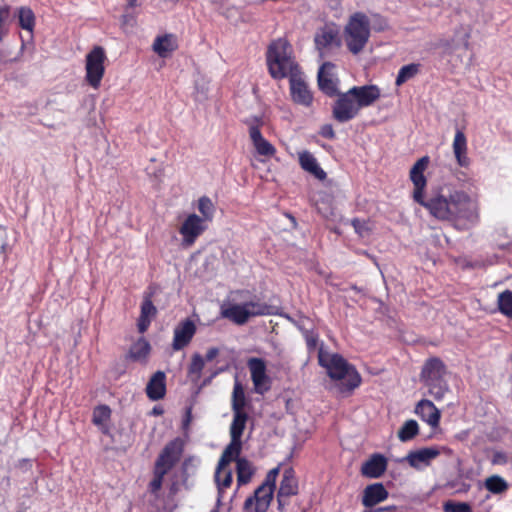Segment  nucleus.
Listing matches in <instances>:
<instances>
[{
  "instance_id": "nucleus-41",
  "label": "nucleus",
  "mask_w": 512,
  "mask_h": 512,
  "mask_svg": "<svg viewBox=\"0 0 512 512\" xmlns=\"http://www.w3.org/2000/svg\"><path fill=\"white\" fill-rule=\"evenodd\" d=\"M111 417V409L107 405H98L93 410L92 422L96 426L106 423Z\"/></svg>"
},
{
  "instance_id": "nucleus-9",
  "label": "nucleus",
  "mask_w": 512,
  "mask_h": 512,
  "mask_svg": "<svg viewBox=\"0 0 512 512\" xmlns=\"http://www.w3.org/2000/svg\"><path fill=\"white\" fill-rule=\"evenodd\" d=\"M415 202L426 208L436 219L450 222L454 207V192L450 193L448 197L437 193L428 199L423 195L420 200Z\"/></svg>"
},
{
  "instance_id": "nucleus-32",
  "label": "nucleus",
  "mask_w": 512,
  "mask_h": 512,
  "mask_svg": "<svg viewBox=\"0 0 512 512\" xmlns=\"http://www.w3.org/2000/svg\"><path fill=\"white\" fill-rule=\"evenodd\" d=\"M248 420L245 411H233V420L230 426V437L242 440V435Z\"/></svg>"
},
{
  "instance_id": "nucleus-35",
  "label": "nucleus",
  "mask_w": 512,
  "mask_h": 512,
  "mask_svg": "<svg viewBox=\"0 0 512 512\" xmlns=\"http://www.w3.org/2000/svg\"><path fill=\"white\" fill-rule=\"evenodd\" d=\"M484 485L493 494H502L509 489L507 481L499 475H492L486 478Z\"/></svg>"
},
{
  "instance_id": "nucleus-20",
  "label": "nucleus",
  "mask_w": 512,
  "mask_h": 512,
  "mask_svg": "<svg viewBox=\"0 0 512 512\" xmlns=\"http://www.w3.org/2000/svg\"><path fill=\"white\" fill-rule=\"evenodd\" d=\"M387 469V459L379 453L373 454L361 467V474L368 478H379Z\"/></svg>"
},
{
  "instance_id": "nucleus-10",
  "label": "nucleus",
  "mask_w": 512,
  "mask_h": 512,
  "mask_svg": "<svg viewBox=\"0 0 512 512\" xmlns=\"http://www.w3.org/2000/svg\"><path fill=\"white\" fill-rule=\"evenodd\" d=\"M106 60L105 50L101 46H95L87 55H86V76L85 79L87 83L97 89L103 78L105 68L104 62Z\"/></svg>"
},
{
  "instance_id": "nucleus-62",
  "label": "nucleus",
  "mask_w": 512,
  "mask_h": 512,
  "mask_svg": "<svg viewBox=\"0 0 512 512\" xmlns=\"http://www.w3.org/2000/svg\"><path fill=\"white\" fill-rule=\"evenodd\" d=\"M154 413L160 414L161 411L158 412V410H156V408H154Z\"/></svg>"
},
{
  "instance_id": "nucleus-3",
  "label": "nucleus",
  "mask_w": 512,
  "mask_h": 512,
  "mask_svg": "<svg viewBox=\"0 0 512 512\" xmlns=\"http://www.w3.org/2000/svg\"><path fill=\"white\" fill-rule=\"evenodd\" d=\"M318 363L336 383L337 391L349 396L361 385L362 378L356 368L338 353H329L322 346L318 349Z\"/></svg>"
},
{
  "instance_id": "nucleus-26",
  "label": "nucleus",
  "mask_w": 512,
  "mask_h": 512,
  "mask_svg": "<svg viewBox=\"0 0 512 512\" xmlns=\"http://www.w3.org/2000/svg\"><path fill=\"white\" fill-rule=\"evenodd\" d=\"M249 135L251 141L259 155L262 156H273L275 153V148L273 145L268 142L260 131L258 125H251L249 128Z\"/></svg>"
},
{
  "instance_id": "nucleus-34",
  "label": "nucleus",
  "mask_w": 512,
  "mask_h": 512,
  "mask_svg": "<svg viewBox=\"0 0 512 512\" xmlns=\"http://www.w3.org/2000/svg\"><path fill=\"white\" fill-rule=\"evenodd\" d=\"M421 70V64L420 63H410L407 65L402 66L397 74L395 84L396 86H401L407 81L413 79L416 77Z\"/></svg>"
},
{
  "instance_id": "nucleus-2",
  "label": "nucleus",
  "mask_w": 512,
  "mask_h": 512,
  "mask_svg": "<svg viewBox=\"0 0 512 512\" xmlns=\"http://www.w3.org/2000/svg\"><path fill=\"white\" fill-rule=\"evenodd\" d=\"M332 105V116L339 123L354 119L364 107L371 106L381 96L376 85L353 86L346 92H338Z\"/></svg>"
},
{
  "instance_id": "nucleus-11",
  "label": "nucleus",
  "mask_w": 512,
  "mask_h": 512,
  "mask_svg": "<svg viewBox=\"0 0 512 512\" xmlns=\"http://www.w3.org/2000/svg\"><path fill=\"white\" fill-rule=\"evenodd\" d=\"M205 229V220L197 214H190L179 229V233L182 235L183 245L187 247L193 245Z\"/></svg>"
},
{
  "instance_id": "nucleus-28",
  "label": "nucleus",
  "mask_w": 512,
  "mask_h": 512,
  "mask_svg": "<svg viewBox=\"0 0 512 512\" xmlns=\"http://www.w3.org/2000/svg\"><path fill=\"white\" fill-rule=\"evenodd\" d=\"M151 351L149 342L144 338H139L133 343L127 354V358L135 362H146Z\"/></svg>"
},
{
  "instance_id": "nucleus-4",
  "label": "nucleus",
  "mask_w": 512,
  "mask_h": 512,
  "mask_svg": "<svg viewBox=\"0 0 512 512\" xmlns=\"http://www.w3.org/2000/svg\"><path fill=\"white\" fill-rule=\"evenodd\" d=\"M266 61L269 73L274 79L291 77L299 72V67L291 56V46L286 39L274 40L267 49Z\"/></svg>"
},
{
  "instance_id": "nucleus-25",
  "label": "nucleus",
  "mask_w": 512,
  "mask_h": 512,
  "mask_svg": "<svg viewBox=\"0 0 512 512\" xmlns=\"http://www.w3.org/2000/svg\"><path fill=\"white\" fill-rule=\"evenodd\" d=\"M453 152L460 167H468L470 158L467 155V139L464 132L460 129L456 130L453 141Z\"/></svg>"
},
{
  "instance_id": "nucleus-50",
  "label": "nucleus",
  "mask_w": 512,
  "mask_h": 512,
  "mask_svg": "<svg viewBox=\"0 0 512 512\" xmlns=\"http://www.w3.org/2000/svg\"><path fill=\"white\" fill-rule=\"evenodd\" d=\"M136 24V17L133 13L125 12L121 16V26L123 29L133 28Z\"/></svg>"
},
{
  "instance_id": "nucleus-38",
  "label": "nucleus",
  "mask_w": 512,
  "mask_h": 512,
  "mask_svg": "<svg viewBox=\"0 0 512 512\" xmlns=\"http://www.w3.org/2000/svg\"><path fill=\"white\" fill-rule=\"evenodd\" d=\"M246 405V398L244 389L238 381L235 382L232 393V410L244 411Z\"/></svg>"
},
{
  "instance_id": "nucleus-30",
  "label": "nucleus",
  "mask_w": 512,
  "mask_h": 512,
  "mask_svg": "<svg viewBox=\"0 0 512 512\" xmlns=\"http://www.w3.org/2000/svg\"><path fill=\"white\" fill-rule=\"evenodd\" d=\"M338 38V30L334 27L325 26L319 29L314 37L317 49L322 50L332 45Z\"/></svg>"
},
{
  "instance_id": "nucleus-7",
  "label": "nucleus",
  "mask_w": 512,
  "mask_h": 512,
  "mask_svg": "<svg viewBox=\"0 0 512 512\" xmlns=\"http://www.w3.org/2000/svg\"><path fill=\"white\" fill-rule=\"evenodd\" d=\"M344 38L348 50L357 55L370 38V21L363 12L352 14L344 28Z\"/></svg>"
},
{
  "instance_id": "nucleus-46",
  "label": "nucleus",
  "mask_w": 512,
  "mask_h": 512,
  "mask_svg": "<svg viewBox=\"0 0 512 512\" xmlns=\"http://www.w3.org/2000/svg\"><path fill=\"white\" fill-rule=\"evenodd\" d=\"M304 338L306 341L307 349L311 353L318 347L319 335L314 330H305Z\"/></svg>"
},
{
  "instance_id": "nucleus-1",
  "label": "nucleus",
  "mask_w": 512,
  "mask_h": 512,
  "mask_svg": "<svg viewBox=\"0 0 512 512\" xmlns=\"http://www.w3.org/2000/svg\"><path fill=\"white\" fill-rule=\"evenodd\" d=\"M220 314L227 320H248L257 316H281L292 320L288 315L281 313L279 307L259 301L247 290L230 292L221 303Z\"/></svg>"
},
{
  "instance_id": "nucleus-21",
  "label": "nucleus",
  "mask_w": 512,
  "mask_h": 512,
  "mask_svg": "<svg viewBox=\"0 0 512 512\" xmlns=\"http://www.w3.org/2000/svg\"><path fill=\"white\" fill-rule=\"evenodd\" d=\"M146 395L152 401L164 398L166 394V375L163 371L155 372L146 386Z\"/></svg>"
},
{
  "instance_id": "nucleus-63",
  "label": "nucleus",
  "mask_w": 512,
  "mask_h": 512,
  "mask_svg": "<svg viewBox=\"0 0 512 512\" xmlns=\"http://www.w3.org/2000/svg\"><path fill=\"white\" fill-rule=\"evenodd\" d=\"M237 324H244L245 322H242V321H239V322H236Z\"/></svg>"
},
{
  "instance_id": "nucleus-16",
  "label": "nucleus",
  "mask_w": 512,
  "mask_h": 512,
  "mask_svg": "<svg viewBox=\"0 0 512 512\" xmlns=\"http://www.w3.org/2000/svg\"><path fill=\"white\" fill-rule=\"evenodd\" d=\"M389 497V492L382 483H373L367 485L363 490L362 504L366 508H372L385 501Z\"/></svg>"
},
{
  "instance_id": "nucleus-53",
  "label": "nucleus",
  "mask_w": 512,
  "mask_h": 512,
  "mask_svg": "<svg viewBox=\"0 0 512 512\" xmlns=\"http://www.w3.org/2000/svg\"><path fill=\"white\" fill-rule=\"evenodd\" d=\"M288 497H281L280 494L276 493L277 510L283 512L288 502Z\"/></svg>"
},
{
  "instance_id": "nucleus-13",
  "label": "nucleus",
  "mask_w": 512,
  "mask_h": 512,
  "mask_svg": "<svg viewBox=\"0 0 512 512\" xmlns=\"http://www.w3.org/2000/svg\"><path fill=\"white\" fill-rule=\"evenodd\" d=\"M290 83V94L292 100L299 105L304 107L311 106L313 102V94L310 91L307 83L301 76L300 71L294 74H291L289 78Z\"/></svg>"
},
{
  "instance_id": "nucleus-15",
  "label": "nucleus",
  "mask_w": 512,
  "mask_h": 512,
  "mask_svg": "<svg viewBox=\"0 0 512 512\" xmlns=\"http://www.w3.org/2000/svg\"><path fill=\"white\" fill-rule=\"evenodd\" d=\"M414 412L431 428L436 429L439 427L441 412L432 401L427 399L420 400L416 404Z\"/></svg>"
},
{
  "instance_id": "nucleus-14",
  "label": "nucleus",
  "mask_w": 512,
  "mask_h": 512,
  "mask_svg": "<svg viewBox=\"0 0 512 512\" xmlns=\"http://www.w3.org/2000/svg\"><path fill=\"white\" fill-rule=\"evenodd\" d=\"M429 164V157L424 156L416 161L410 170V179L414 185L413 199L414 201L420 200L421 196L424 195V191L427 185V180L424 175Z\"/></svg>"
},
{
  "instance_id": "nucleus-23",
  "label": "nucleus",
  "mask_w": 512,
  "mask_h": 512,
  "mask_svg": "<svg viewBox=\"0 0 512 512\" xmlns=\"http://www.w3.org/2000/svg\"><path fill=\"white\" fill-rule=\"evenodd\" d=\"M298 160L301 168L313 175L316 179L323 181L326 179L327 174L326 172L320 167L317 159L315 156L307 151L304 150L302 152L298 153Z\"/></svg>"
},
{
  "instance_id": "nucleus-48",
  "label": "nucleus",
  "mask_w": 512,
  "mask_h": 512,
  "mask_svg": "<svg viewBox=\"0 0 512 512\" xmlns=\"http://www.w3.org/2000/svg\"><path fill=\"white\" fill-rule=\"evenodd\" d=\"M509 457L504 451H494L491 457L492 465H506Z\"/></svg>"
},
{
  "instance_id": "nucleus-51",
  "label": "nucleus",
  "mask_w": 512,
  "mask_h": 512,
  "mask_svg": "<svg viewBox=\"0 0 512 512\" xmlns=\"http://www.w3.org/2000/svg\"><path fill=\"white\" fill-rule=\"evenodd\" d=\"M319 134L326 139L333 140L335 139V131L331 124H324L319 131Z\"/></svg>"
},
{
  "instance_id": "nucleus-22",
  "label": "nucleus",
  "mask_w": 512,
  "mask_h": 512,
  "mask_svg": "<svg viewBox=\"0 0 512 512\" xmlns=\"http://www.w3.org/2000/svg\"><path fill=\"white\" fill-rule=\"evenodd\" d=\"M196 332L195 322H183L174 330L173 349L181 350L186 347L192 340Z\"/></svg>"
},
{
  "instance_id": "nucleus-47",
  "label": "nucleus",
  "mask_w": 512,
  "mask_h": 512,
  "mask_svg": "<svg viewBox=\"0 0 512 512\" xmlns=\"http://www.w3.org/2000/svg\"><path fill=\"white\" fill-rule=\"evenodd\" d=\"M351 225L354 227L355 232L362 238L369 235L370 228L368 224L364 220H360L359 218H354L351 220Z\"/></svg>"
},
{
  "instance_id": "nucleus-45",
  "label": "nucleus",
  "mask_w": 512,
  "mask_h": 512,
  "mask_svg": "<svg viewBox=\"0 0 512 512\" xmlns=\"http://www.w3.org/2000/svg\"><path fill=\"white\" fill-rule=\"evenodd\" d=\"M444 512H472L471 506L466 502L447 501L443 505Z\"/></svg>"
},
{
  "instance_id": "nucleus-58",
  "label": "nucleus",
  "mask_w": 512,
  "mask_h": 512,
  "mask_svg": "<svg viewBox=\"0 0 512 512\" xmlns=\"http://www.w3.org/2000/svg\"><path fill=\"white\" fill-rule=\"evenodd\" d=\"M25 47H26V44H25L24 40L22 39V44L20 47L19 55L14 60H17L19 58V56L23 53Z\"/></svg>"
},
{
  "instance_id": "nucleus-42",
  "label": "nucleus",
  "mask_w": 512,
  "mask_h": 512,
  "mask_svg": "<svg viewBox=\"0 0 512 512\" xmlns=\"http://www.w3.org/2000/svg\"><path fill=\"white\" fill-rule=\"evenodd\" d=\"M198 210L203 215L204 220H211L214 213V205L210 198L201 197L198 201Z\"/></svg>"
},
{
  "instance_id": "nucleus-61",
  "label": "nucleus",
  "mask_w": 512,
  "mask_h": 512,
  "mask_svg": "<svg viewBox=\"0 0 512 512\" xmlns=\"http://www.w3.org/2000/svg\"><path fill=\"white\" fill-rule=\"evenodd\" d=\"M5 247H6V243H3V244L1 245V247H0V248H1V252H2V253H4V249H5Z\"/></svg>"
},
{
  "instance_id": "nucleus-55",
  "label": "nucleus",
  "mask_w": 512,
  "mask_h": 512,
  "mask_svg": "<svg viewBox=\"0 0 512 512\" xmlns=\"http://www.w3.org/2000/svg\"><path fill=\"white\" fill-rule=\"evenodd\" d=\"M195 460L194 456L186 457L182 463L183 470H187L190 465H192L193 461Z\"/></svg>"
},
{
  "instance_id": "nucleus-54",
  "label": "nucleus",
  "mask_w": 512,
  "mask_h": 512,
  "mask_svg": "<svg viewBox=\"0 0 512 512\" xmlns=\"http://www.w3.org/2000/svg\"><path fill=\"white\" fill-rule=\"evenodd\" d=\"M218 354H219L218 348L212 347L206 353V360L207 361H212L214 358L217 357Z\"/></svg>"
},
{
  "instance_id": "nucleus-33",
  "label": "nucleus",
  "mask_w": 512,
  "mask_h": 512,
  "mask_svg": "<svg viewBox=\"0 0 512 512\" xmlns=\"http://www.w3.org/2000/svg\"><path fill=\"white\" fill-rule=\"evenodd\" d=\"M237 483L238 486L248 484L254 474V469L249 460L246 458L237 459Z\"/></svg>"
},
{
  "instance_id": "nucleus-39",
  "label": "nucleus",
  "mask_w": 512,
  "mask_h": 512,
  "mask_svg": "<svg viewBox=\"0 0 512 512\" xmlns=\"http://www.w3.org/2000/svg\"><path fill=\"white\" fill-rule=\"evenodd\" d=\"M233 480L232 471L229 469L220 468V464L217 465L215 472V481L218 485L219 490L227 489L231 486Z\"/></svg>"
},
{
  "instance_id": "nucleus-5",
  "label": "nucleus",
  "mask_w": 512,
  "mask_h": 512,
  "mask_svg": "<svg viewBox=\"0 0 512 512\" xmlns=\"http://www.w3.org/2000/svg\"><path fill=\"white\" fill-rule=\"evenodd\" d=\"M446 365L439 357L428 358L421 370L420 380L428 388V393L436 401H441L449 391L445 380Z\"/></svg>"
},
{
  "instance_id": "nucleus-52",
  "label": "nucleus",
  "mask_w": 512,
  "mask_h": 512,
  "mask_svg": "<svg viewBox=\"0 0 512 512\" xmlns=\"http://www.w3.org/2000/svg\"><path fill=\"white\" fill-rule=\"evenodd\" d=\"M153 466L159 469L160 471H164V473L166 474H168L174 468V466L171 465V463L165 462L163 461L162 458L159 457L156 458Z\"/></svg>"
},
{
  "instance_id": "nucleus-36",
  "label": "nucleus",
  "mask_w": 512,
  "mask_h": 512,
  "mask_svg": "<svg viewBox=\"0 0 512 512\" xmlns=\"http://www.w3.org/2000/svg\"><path fill=\"white\" fill-rule=\"evenodd\" d=\"M419 433V425L418 423L413 420H407L404 422V424L401 426V428L398 431V438L402 442H408L412 439H414Z\"/></svg>"
},
{
  "instance_id": "nucleus-29",
  "label": "nucleus",
  "mask_w": 512,
  "mask_h": 512,
  "mask_svg": "<svg viewBox=\"0 0 512 512\" xmlns=\"http://www.w3.org/2000/svg\"><path fill=\"white\" fill-rule=\"evenodd\" d=\"M242 450V440L231 438L230 443L224 449L218 464H220V468L227 467L228 464L232 461H236L240 457V453Z\"/></svg>"
},
{
  "instance_id": "nucleus-27",
  "label": "nucleus",
  "mask_w": 512,
  "mask_h": 512,
  "mask_svg": "<svg viewBox=\"0 0 512 512\" xmlns=\"http://www.w3.org/2000/svg\"><path fill=\"white\" fill-rule=\"evenodd\" d=\"M152 47L158 56L165 58L177 49L176 38L172 34L157 36Z\"/></svg>"
},
{
  "instance_id": "nucleus-31",
  "label": "nucleus",
  "mask_w": 512,
  "mask_h": 512,
  "mask_svg": "<svg viewBox=\"0 0 512 512\" xmlns=\"http://www.w3.org/2000/svg\"><path fill=\"white\" fill-rule=\"evenodd\" d=\"M15 17L18 18L19 26L28 32L33 34L34 28H35V14L33 10L28 6H21L16 9L15 11Z\"/></svg>"
},
{
  "instance_id": "nucleus-12",
  "label": "nucleus",
  "mask_w": 512,
  "mask_h": 512,
  "mask_svg": "<svg viewBox=\"0 0 512 512\" xmlns=\"http://www.w3.org/2000/svg\"><path fill=\"white\" fill-rule=\"evenodd\" d=\"M334 70L335 65L331 62H324L318 70V87L328 97H334L339 92V80Z\"/></svg>"
},
{
  "instance_id": "nucleus-6",
  "label": "nucleus",
  "mask_w": 512,
  "mask_h": 512,
  "mask_svg": "<svg viewBox=\"0 0 512 512\" xmlns=\"http://www.w3.org/2000/svg\"><path fill=\"white\" fill-rule=\"evenodd\" d=\"M450 222L461 231L469 230L479 222L477 203L464 191H454V207Z\"/></svg>"
},
{
  "instance_id": "nucleus-19",
  "label": "nucleus",
  "mask_w": 512,
  "mask_h": 512,
  "mask_svg": "<svg viewBox=\"0 0 512 512\" xmlns=\"http://www.w3.org/2000/svg\"><path fill=\"white\" fill-rule=\"evenodd\" d=\"M440 455L437 447H425L415 451H411L406 456V460L413 468H419L420 464L430 465L431 461Z\"/></svg>"
},
{
  "instance_id": "nucleus-40",
  "label": "nucleus",
  "mask_w": 512,
  "mask_h": 512,
  "mask_svg": "<svg viewBox=\"0 0 512 512\" xmlns=\"http://www.w3.org/2000/svg\"><path fill=\"white\" fill-rule=\"evenodd\" d=\"M167 474L164 473V471H160L156 467L153 466L152 470V479L148 484V491L153 494L157 495L159 491L162 489L164 478Z\"/></svg>"
},
{
  "instance_id": "nucleus-43",
  "label": "nucleus",
  "mask_w": 512,
  "mask_h": 512,
  "mask_svg": "<svg viewBox=\"0 0 512 512\" xmlns=\"http://www.w3.org/2000/svg\"><path fill=\"white\" fill-rule=\"evenodd\" d=\"M204 360L200 354H194L191 359V363L188 368L189 375H194L197 378L200 377L201 372L204 368Z\"/></svg>"
},
{
  "instance_id": "nucleus-59",
  "label": "nucleus",
  "mask_w": 512,
  "mask_h": 512,
  "mask_svg": "<svg viewBox=\"0 0 512 512\" xmlns=\"http://www.w3.org/2000/svg\"><path fill=\"white\" fill-rule=\"evenodd\" d=\"M137 0H127V8H133L136 5Z\"/></svg>"
},
{
  "instance_id": "nucleus-17",
  "label": "nucleus",
  "mask_w": 512,
  "mask_h": 512,
  "mask_svg": "<svg viewBox=\"0 0 512 512\" xmlns=\"http://www.w3.org/2000/svg\"><path fill=\"white\" fill-rule=\"evenodd\" d=\"M185 449V441L181 437H176L163 447L157 457L163 461L171 463L174 467L180 461Z\"/></svg>"
},
{
  "instance_id": "nucleus-24",
  "label": "nucleus",
  "mask_w": 512,
  "mask_h": 512,
  "mask_svg": "<svg viewBox=\"0 0 512 512\" xmlns=\"http://www.w3.org/2000/svg\"><path fill=\"white\" fill-rule=\"evenodd\" d=\"M248 367L256 391L263 393L261 388L268 380L265 362L261 358H251L248 361Z\"/></svg>"
},
{
  "instance_id": "nucleus-49",
  "label": "nucleus",
  "mask_w": 512,
  "mask_h": 512,
  "mask_svg": "<svg viewBox=\"0 0 512 512\" xmlns=\"http://www.w3.org/2000/svg\"><path fill=\"white\" fill-rule=\"evenodd\" d=\"M11 18V7L9 5L0 6V28H6Z\"/></svg>"
},
{
  "instance_id": "nucleus-56",
  "label": "nucleus",
  "mask_w": 512,
  "mask_h": 512,
  "mask_svg": "<svg viewBox=\"0 0 512 512\" xmlns=\"http://www.w3.org/2000/svg\"><path fill=\"white\" fill-rule=\"evenodd\" d=\"M150 323L151 322H138V331L140 333H144L148 329Z\"/></svg>"
},
{
  "instance_id": "nucleus-8",
  "label": "nucleus",
  "mask_w": 512,
  "mask_h": 512,
  "mask_svg": "<svg viewBox=\"0 0 512 512\" xmlns=\"http://www.w3.org/2000/svg\"><path fill=\"white\" fill-rule=\"evenodd\" d=\"M279 472L280 465L268 471L262 484L245 500L244 512H267L274 497Z\"/></svg>"
},
{
  "instance_id": "nucleus-57",
  "label": "nucleus",
  "mask_w": 512,
  "mask_h": 512,
  "mask_svg": "<svg viewBox=\"0 0 512 512\" xmlns=\"http://www.w3.org/2000/svg\"><path fill=\"white\" fill-rule=\"evenodd\" d=\"M8 30L7 28H0V42L4 39V37L7 35Z\"/></svg>"
},
{
  "instance_id": "nucleus-60",
  "label": "nucleus",
  "mask_w": 512,
  "mask_h": 512,
  "mask_svg": "<svg viewBox=\"0 0 512 512\" xmlns=\"http://www.w3.org/2000/svg\"><path fill=\"white\" fill-rule=\"evenodd\" d=\"M468 38H469V34L467 33V34L465 35V43H464V45H465V47H466V48H468V45H469V43H468Z\"/></svg>"
},
{
  "instance_id": "nucleus-18",
  "label": "nucleus",
  "mask_w": 512,
  "mask_h": 512,
  "mask_svg": "<svg viewBox=\"0 0 512 512\" xmlns=\"http://www.w3.org/2000/svg\"><path fill=\"white\" fill-rule=\"evenodd\" d=\"M277 493L280 494L281 497L288 498L296 496L299 493L298 478L292 467L284 469Z\"/></svg>"
},
{
  "instance_id": "nucleus-37",
  "label": "nucleus",
  "mask_w": 512,
  "mask_h": 512,
  "mask_svg": "<svg viewBox=\"0 0 512 512\" xmlns=\"http://www.w3.org/2000/svg\"><path fill=\"white\" fill-rule=\"evenodd\" d=\"M499 311L506 317L512 318V291L505 290L498 295Z\"/></svg>"
},
{
  "instance_id": "nucleus-44",
  "label": "nucleus",
  "mask_w": 512,
  "mask_h": 512,
  "mask_svg": "<svg viewBox=\"0 0 512 512\" xmlns=\"http://www.w3.org/2000/svg\"><path fill=\"white\" fill-rule=\"evenodd\" d=\"M156 307L150 298H145L141 304V315L138 320H148L156 315Z\"/></svg>"
}]
</instances>
